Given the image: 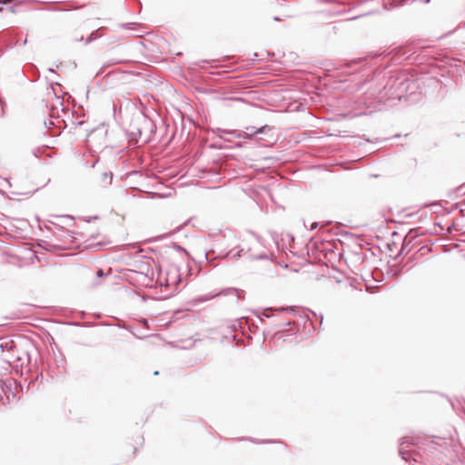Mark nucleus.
Listing matches in <instances>:
<instances>
[{
	"label": "nucleus",
	"mask_w": 465,
	"mask_h": 465,
	"mask_svg": "<svg viewBox=\"0 0 465 465\" xmlns=\"http://www.w3.org/2000/svg\"><path fill=\"white\" fill-rule=\"evenodd\" d=\"M263 248V243L259 236L253 233H248L242 241L240 249L237 251L231 250L226 254V257L236 260L242 255V252H244L249 253V256L252 259H267L268 254Z\"/></svg>",
	"instance_id": "nucleus-1"
},
{
	"label": "nucleus",
	"mask_w": 465,
	"mask_h": 465,
	"mask_svg": "<svg viewBox=\"0 0 465 465\" xmlns=\"http://www.w3.org/2000/svg\"><path fill=\"white\" fill-rule=\"evenodd\" d=\"M411 84L412 82L410 81L406 73L397 72L390 77L385 85V89H388V93L391 96L401 98L408 92Z\"/></svg>",
	"instance_id": "nucleus-2"
},
{
	"label": "nucleus",
	"mask_w": 465,
	"mask_h": 465,
	"mask_svg": "<svg viewBox=\"0 0 465 465\" xmlns=\"http://www.w3.org/2000/svg\"><path fill=\"white\" fill-rule=\"evenodd\" d=\"M157 282L160 285L174 286L181 282L179 269L174 265L168 267L160 266L158 269Z\"/></svg>",
	"instance_id": "nucleus-3"
},
{
	"label": "nucleus",
	"mask_w": 465,
	"mask_h": 465,
	"mask_svg": "<svg viewBox=\"0 0 465 465\" xmlns=\"http://www.w3.org/2000/svg\"><path fill=\"white\" fill-rule=\"evenodd\" d=\"M434 269V260H430L427 262L420 263L416 270V277L422 293H425L427 291L429 280L433 275Z\"/></svg>",
	"instance_id": "nucleus-4"
},
{
	"label": "nucleus",
	"mask_w": 465,
	"mask_h": 465,
	"mask_svg": "<svg viewBox=\"0 0 465 465\" xmlns=\"http://www.w3.org/2000/svg\"><path fill=\"white\" fill-rule=\"evenodd\" d=\"M18 391L16 381L11 378L0 381V400L4 404L14 400Z\"/></svg>",
	"instance_id": "nucleus-5"
},
{
	"label": "nucleus",
	"mask_w": 465,
	"mask_h": 465,
	"mask_svg": "<svg viewBox=\"0 0 465 465\" xmlns=\"http://www.w3.org/2000/svg\"><path fill=\"white\" fill-rule=\"evenodd\" d=\"M417 449L418 447L415 445L412 440L409 438H403L400 442L399 454L402 460L407 461L411 459L416 463V457L419 456Z\"/></svg>",
	"instance_id": "nucleus-6"
},
{
	"label": "nucleus",
	"mask_w": 465,
	"mask_h": 465,
	"mask_svg": "<svg viewBox=\"0 0 465 465\" xmlns=\"http://www.w3.org/2000/svg\"><path fill=\"white\" fill-rule=\"evenodd\" d=\"M255 130H256V128L253 126L246 127V131H244V132L218 128L216 134L220 138L230 142V141H232V138L228 137V136H232V137H236V138L252 139L255 137Z\"/></svg>",
	"instance_id": "nucleus-7"
},
{
	"label": "nucleus",
	"mask_w": 465,
	"mask_h": 465,
	"mask_svg": "<svg viewBox=\"0 0 465 465\" xmlns=\"http://www.w3.org/2000/svg\"><path fill=\"white\" fill-rule=\"evenodd\" d=\"M456 435V430L454 427H450L448 429L447 433L438 437V439H440L444 441V444L447 445V450L450 453V457L451 460L454 462V465H460L458 461L454 460L452 458H456L455 454H451L449 447H452V442L454 440V437Z\"/></svg>",
	"instance_id": "nucleus-8"
},
{
	"label": "nucleus",
	"mask_w": 465,
	"mask_h": 465,
	"mask_svg": "<svg viewBox=\"0 0 465 465\" xmlns=\"http://www.w3.org/2000/svg\"><path fill=\"white\" fill-rule=\"evenodd\" d=\"M441 398L450 402L452 410L457 413V415H460L461 412H464L465 414V400H462V401L460 400H456V401H449L444 396H441Z\"/></svg>",
	"instance_id": "nucleus-9"
},
{
	"label": "nucleus",
	"mask_w": 465,
	"mask_h": 465,
	"mask_svg": "<svg viewBox=\"0 0 465 465\" xmlns=\"http://www.w3.org/2000/svg\"><path fill=\"white\" fill-rule=\"evenodd\" d=\"M14 347V341H10V340H7V339H2L0 341V348L2 349V351H4L5 349H6L7 351L13 349Z\"/></svg>",
	"instance_id": "nucleus-10"
},
{
	"label": "nucleus",
	"mask_w": 465,
	"mask_h": 465,
	"mask_svg": "<svg viewBox=\"0 0 465 465\" xmlns=\"http://www.w3.org/2000/svg\"><path fill=\"white\" fill-rule=\"evenodd\" d=\"M272 131V127L270 125H263L260 128H256L255 130V136L258 134H267L268 132Z\"/></svg>",
	"instance_id": "nucleus-11"
},
{
	"label": "nucleus",
	"mask_w": 465,
	"mask_h": 465,
	"mask_svg": "<svg viewBox=\"0 0 465 465\" xmlns=\"http://www.w3.org/2000/svg\"><path fill=\"white\" fill-rule=\"evenodd\" d=\"M431 249L430 248H427L426 246H423L421 247L420 250H419V252H420V256H423L427 253V252H430Z\"/></svg>",
	"instance_id": "nucleus-12"
},
{
	"label": "nucleus",
	"mask_w": 465,
	"mask_h": 465,
	"mask_svg": "<svg viewBox=\"0 0 465 465\" xmlns=\"http://www.w3.org/2000/svg\"><path fill=\"white\" fill-rule=\"evenodd\" d=\"M97 38L96 33L93 32L90 36L88 37L86 43L92 42L94 39Z\"/></svg>",
	"instance_id": "nucleus-13"
},
{
	"label": "nucleus",
	"mask_w": 465,
	"mask_h": 465,
	"mask_svg": "<svg viewBox=\"0 0 465 465\" xmlns=\"http://www.w3.org/2000/svg\"><path fill=\"white\" fill-rule=\"evenodd\" d=\"M107 179H109V183H111V181L113 179V174L112 173H110V174L104 173V180L106 181Z\"/></svg>",
	"instance_id": "nucleus-14"
},
{
	"label": "nucleus",
	"mask_w": 465,
	"mask_h": 465,
	"mask_svg": "<svg viewBox=\"0 0 465 465\" xmlns=\"http://www.w3.org/2000/svg\"><path fill=\"white\" fill-rule=\"evenodd\" d=\"M269 312H272V308L265 309L263 312V316L267 318L270 317V314L268 313Z\"/></svg>",
	"instance_id": "nucleus-15"
},
{
	"label": "nucleus",
	"mask_w": 465,
	"mask_h": 465,
	"mask_svg": "<svg viewBox=\"0 0 465 465\" xmlns=\"http://www.w3.org/2000/svg\"><path fill=\"white\" fill-rule=\"evenodd\" d=\"M318 227V223H312V225H311V230H314Z\"/></svg>",
	"instance_id": "nucleus-16"
},
{
	"label": "nucleus",
	"mask_w": 465,
	"mask_h": 465,
	"mask_svg": "<svg viewBox=\"0 0 465 465\" xmlns=\"http://www.w3.org/2000/svg\"><path fill=\"white\" fill-rule=\"evenodd\" d=\"M437 226H438V228H440V230H441V231H444V230H445V228L441 225V223H437Z\"/></svg>",
	"instance_id": "nucleus-17"
},
{
	"label": "nucleus",
	"mask_w": 465,
	"mask_h": 465,
	"mask_svg": "<svg viewBox=\"0 0 465 465\" xmlns=\"http://www.w3.org/2000/svg\"><path fill=\"white\" fill-rule=\"evenodd\" d=\"M97 274H98V276H100V275L102 274V271H99V272H97Z\"/></svg>",
	"instance_id": "nucleus-18"
},
{
	"label": "nucleus",
	"mask_w": 465,
	"mask_h": 465,
	"mask_svg": "<svg viewBox=\"0 0 465 465\" xmlns=\"http://www.w3.org/2000/svg\"><path fill=\"white\" fill-rule=\"evenodd\" d=\"M440 54L438 53V58H437V61L439 62L440 61Z\"/></svg>",
	"instance_id": "nucleus-19"
},
{
	"label": "nucleus",
	"mask_w": 465,
	"mask_h": 465,
	"mask_svg": "<svg viewBox=\"0 0 465 465\" xmlns=\"http://www.w3.org/2000/svg\"><path fill=\"white\" fill-rule=\"evenodd\" d=\"M274 20L278 21V20H280V18H279V17H277V16H275V17H274Z\"/></svg>",
	"instance_id": "nucleus-20"
},
{
	"label": "nucleus",
	"mask_w": 465,
	"mask_h": 465,
	"mask_svg": "<svg viewBox=\"0 0 465 465\" xmlns=\"http://www.w3.org/2000/svg\"><path fill=\"white\" fill-rule=\"evenodd\" d=\"M11 0H4V3H7V2H10Z\"/></svg>",
	"instance_id": "nucleus-21"
}]
</instances>
